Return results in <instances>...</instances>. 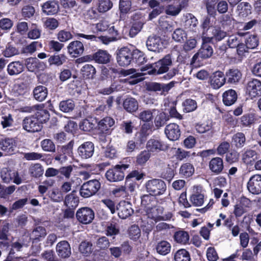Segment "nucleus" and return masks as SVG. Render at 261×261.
Here are the masks:
<instances>
[{
	"instance_id": "4",
	"label": "nucleus",
	"mask_w": 261,
	"mask_h": 261,
	"mask_svg": "<svg viewBox=\"0 0 261 261\" xmlns=\"http://www.w3.org/2000/svg\"><path fill=\"white\" fill-rule=\"evenodd\" d=\"M128 164H117L109 169L106 173L107 179L110 182H118L122 180L125 176L124 171L128 168Z\"/></svg>"
},
{
	"instance_id": "18",
	"label": "nucleus",
	"mask_w": 261,
	"mask_h": 261,
	"mask_svg": "<svg viewBox=\"0 0 261 261\" xmlns=\"http://www.w3.org/2000/svg\"><path fill=\"white\" fill-rule=\"evenodd\" d=\"M116 210L119 217L125 219L129 217L134 212L130 202L125 200L120 201L116 205Z\"/></svg>"
},
{
	"instance_id": "13",
	"label": "nucleus",
	"mask_w": 261,
	"mask_h": 261,
	"mask_svg": "<svg viewBox=\"0 0 261 261\" xmlns=\"http://www.w3.org/2000/svg\"><path fill=\"white\" fill-rule=\"evenodd\" d=\"M115 124V120L111 117L107 116L100 120L97 124V130L99 134L109 135Z\"/></svg>"
},
{
	"instance_id": "48",
	"label": "nucleus",
	"mask_w": 261,
	"mask_h": 261,
	"mask_svg": "<svg viewBox=\"0 0 261 261\" xmlns=\"http://www.w3.org/2000/svg\"><path fill=\"white\" fill-rule=\"evenodd\" d=\"M55 75L53 73H44L40 75L38 81L39 83L46 86L51 87L55 83Z\"/></svg>"
},
{
	"instance_id": "54",
	"label": "nucleus",
	"mask_w": 261,
	"mask_h": 261,
	"mask_svg": "<svg viewBox=\"0 0 261 261\" xmlns=\"http://www.w3.org/2000/svg\"><path fill=\"white\" fill-rule=\"evenodd\" d=\"M183 111L185 113H190L194 111L197 108V102L191 98H187L182 102Z\"/></svg>"
},
{
	"instance_id": "33",
	"label": "nucleus",
	"mask_w": 261,
	"mask_h": 261,
	"mask_svg": "<svg viewBox=\"0 0 261 261\" xmlns=\"http://www.w3.org/2000/svg\"><path fill=\"white\" fill-rule=\"evenodd\" d=\"M25 65L30 71L35 72L42 69L44 64L36 58H30L27 59Z\"/></svg>"
},
{
	"instance_id": "43",
	"label": "nucleus",
	"mask_w": 261,
	"mask_h": 261,
	"mask_svg": "<svg viewBox=\"0 0 261 261\" xmlns=\"http://www.w3.org/2000/svg\"><path fill=\"white\" fill-rule=\"evenodd\" d=\"M146 148L149 152H158L164 150L162 143L154 139H150L147 141Z\"/></svg>"
},
{
	"instance_id": "8",
	"label": "nucleus",
	"mask_w": 261,
	"mask_h": 261,
	"mask_svg": "<svg viewBox=\"0 0 261 261\" xmlns=\"http://www.w3.org/2000/svg\"><path fill=\"white\" fill-rule=\"evenodd\" d=\"M132 54V49L127 47H123L119 49L116 57L118 65L122 67H127L129 65L133 60Z\"/></svg>"
},
{
	"instance_id": "56",
	"label": "nucleus",
	"mask_w": 261,
	"mask_h": 261,
	"mask_svg": "<svg viewBox=\"0 0 261 261\" xmlns=\"http://www.w3.org/2000/svg\"><path fill=\"white\" fill-rule=\"evenodd\" d=\"M113 3L110 0H98L97 10L103 13L110 10L113 7Z\"/></svg>"
},
{
	"instance_id": "29",
	"label": "nucleus",
	"mask_w": 261,
	"mask_h": 261,
	"mask_svg": "<svg viewBox=\"0 0 261 261\" xmlns=\"http://www.w3.org/2000/svg\"><path fill=\"white\" fill-rule=\"evenodd\" d=\"M210 170L215 174L218 175L222 173L224 169V163L223 159L220 157L212 158L208 164Z\"/></svg>"
},
{
	"instance_id": "58",
	"label": "nucleus",
	"mask_w": 261,
	"mask_h": 261,
	"mask_svg": "<svg viewBox=\"0 0 261 261\" xmlns=\"http://www.w3.org/2000/svg\"><path fill=\"white\" fill-rule=\"evenodd\" d=\"M15 172L8 168H3L1 172V177L4 182L9 183L15 176Z\"/></svg>"
},
{
	"instance_id": "45",
	"label": "nucleus",
	"mask_w": 261,
	"mask_h": 261,
	"mask_svg": "<svg viewBox=\"0 0 261 261\" xmlns=\"http://www.w3.org/2000/svg\"><path fill=\"white\" fill-rule=\"evenodd\" d=\"M255 121V114L253 113H247L243 115L240 118V126L242 127H250L254 123Z\"/></svg>"
},
{
	"instance_id": "24",
	"label": "nucleus",
	"mask_w": 261,
	"mask_h": 261,
	"mask_svg": "<svg viewBox=\"0 0 261 261\" xmlns=\"http://www.w3.org/2000/svg\"><path fill=\"white\" fill-rule=\"evenodd\" d=\"M42 12L47 15L57 14L59 11V4L57 1L49 0L41 6Z\"/></svg>"
},
{
	"instance_id": "6",
	"label": "nucleus",
	"mask_w": 261,
	"mask_h": 261,
	"mask_svg": "<svg viewBox=\"0 0 261 261\" xmlns=\"http://www.w3.org/2000/svg\"><path fill=\"white\" fill-rule=\"evenodd\" d=\"M74 141L71 140L67 144L63 146H58L57 153L54 155V159L60 163L67 160L68 157L72 156Z\"/></svg>"
},
{
	"instance_id": "34",
	"label": "nucleus",
	"mask_w": 261,
	"mask_h": 261,
	"mask_svg": "<svg viewBox=\"0 0 261 261\" xmlns=\"http://www.w3.org/2000/svg\"><path fill=\"white\" fill-rule=\"evenodd\" d=\"M246 138L243 132H237L231 138V144L236 148H242L246 144Z\"/></svg>"
},
{
	"instance_id": "19",
	"label": "nucleus",
	"mask_w": 261,
	"mask_h": 261,
	"mask_svg": "<svg viewBox=\"0 0 261 261\" xmlns=\"http://www.w3.org/2000/svg\"><path fill=\"white\" fill-rule=\"evenodd\" d=\"M226 83L229 85H237L242 77L241 71L238 68H230L224 74Z\"/></svg>"
},
{
	"instance_id": "49",
	"label": "nucleus",
	"mask_w": 261,
	"mask_h": 261,
	"mask_svg": "<svg viewBox=\"0 0 261 261\" xmlns=\"http://www.w3.org/2000/svg\"><path fill=\"white\" fill-rule=\"evenodd\" d=\"M155 111V109L143 110L139 113L138 117L145 123H152L153 113Z\"/></svg>"
},
{
	"instance_id": "46",
	"label": "nucleus",
	"mask_w": 261,
	"mask_h": 261,
	"mask_svg": "<svg viewBox=\"0 0 261 261\" xmlns=\"http://www.w3.org/2000/svg\"><path fill=\"white\" fill-rule=\"evenodd\" d=\"M169 120V116L164 112H160L155 117L154 123L155 127L159 129L165 125Z\"/></svg>"
},
{
	"instance_id": "16",
	"label": "nucleus",
	"mask_w": 261,
	"mask_h": 261,
	"mask_svg": "<svg viewBox=\"0 0 261 261\" xmlns=\"http://www.w3.org/2000/svg\"><path fill=\"white\" fill-rule=\"evenodd\" d=\"M209 83L214 89L220 88L226 83L224 73L220 70L213 72L209 76Z\"/></svg>"
},
{
	"instance_id": "44",
	"label": "nucleus",
	"mask_w": 261,
	"mask_h": 261,
	"mask_svg": "<svg viewBox=\"0 0 261 261\" xmlns=\"http://www.w3.org/2000/svg\"><path fill=\"white\" fill-rule=\"evenodd\" d=\"M132 63H135L138 65H141L146 63L147 61L146 57L143 52L138 49H132Z\"/></svg>"
},
{
	"instance_id": "50",
	"label": "nucleus",
	"mask_w": 261,
	"mask_h": 261,
	"mask_svg": "<svg viewBox=\"0 0 261 261\" xmlns=\"http://www.w3.org/2000/svg\"><path fill=\"white\" fill-rule=\"evenodd\" d=\"M46 235V230L43 226H37L32 231L31 238L33 241H39L41 238H44Z\"/></svg>"
},
{
	"instance_id": "60",
	"label": "nucleus",
	"mask_w": 261,
	"mask_h": 261,
	"mask_svg": "<svg viewBox=\"0 0 261 261\" xmlns=\"http://www.w3.org/2000/svg\"><path fill=\"white\" fill-rule=\"evenodd\" d=\"M108 22L105 20H100L99 22L93 24L92 32L94 34L98 35L107 31L109 28Z\"/></svg>"
},
{
	"instance_id": "38",
	"label": "nucleus",
	"mask_w": 261,
	"mask_h": 261,
	"mask_svg": "<svg viewBox=\"0 0 261 261\" xmlns=\"http://www.w3.org/2000/svg\"><path fill=\"white\" fill-rule=\"evenodd\" d=\"M24 69L23 64L19 61L10 63L7 66V72L10 75H18Z\"/></svg>"
},
{
	"instance_id": "14",
	"label": "nucleus",
	"mask_w": 261,
	"mask_h": 261,
	"mask_svg": "<svg viewBox=\"0 0 261 261\" xmlns=\"http://www.w3.org/2000/svg\"><path fill=\"white\" fill-rule=\"evenodd\" d=\"M132 20V24L129 32V35L132 38L135 37L141 31L144 24V19L141 14H134Z\"/></svg>"
},
{
	"instance_id": "25",
	"label": "nucleus",
	"mask_w": 261,
	"mask_h": 261,
	"mask_svg": "<svg viewBox=\"0 0 261 261\" xmlns=\"http://www.w3.org/2000/svg\"><path fill=\"white\" fill-rule=\"evenodd\" d=\"M33 107L37 110L33 115L39 124L42 125L43 123L49 120L50 114L48 110L42 109V107L40 105H35Z\"/></svg>"
},
{
	"instance_id": "31",
	"label": "nucleus",
	"mask_w": 261,
	"mask_h": 261,
	"mask_svg": "<svg viewBox=\"0 0 261 261\" xmlns=\"http://www.w3.org/2000/svg\"><path fill=\"white\" fill-rule=\"evenodd\" d=\"M132 5L131 0H119V11L121 20H124L126 15L131 12Z\"/></svg>"
},
{
	"instance_id": "1",
	"label": "nucleus",
	"mask_w": 261,
	"mask_h": 261,
	"mask_svg": "<svg viewBox=\"0 0 261 261\" xmlns=\"http://www.w3.org/2000/svg\"><path fill=\"white\" fill-rule=\"evenodd\" d=\"M172 64L171 55L167 54L164 58L158 61L151 64L142 66L140 70L142 72H146L144 74L157 75L167 72L164 75L165 80H170L174 77L178 72L177 67H174L169 70V66Z\"/></svg>"
},
{
	"instance_id": "9",
	"label": "nucleus",
	"mask_w": 261,
	"mask_h": 261,
	"mask_svg": "<svg viewBox=\"0 0 261 261\" xmlns=\"http://www.w3.org/2000/svg\"><path fill=\"white\" fill-rule=\"evenodd\" d=\"M75 216L80 223L88 224L92 222L95 214L92 208L89 207H83L77 210Z\"/></svg>"
},
{
	"instance_id": "3",
	"label": "nucleus",
	"mask_w": 261,
	"mask_h": 261,
	"mask_svg": "<svg viewBox=\"0 0 261 261\" xmlns=\"http://www.w3.org/2000/svg\"><path fill=\"white\" fill-rule=\"evenodd\" d=\"M144 187L147 193L155 196L163 195L166 191L165 182L161 179L152 178L146 181Z\"/></svg>"
},
{
	"instance_id": "37",
	"label": "nucleus",
	"mask_w": 261,
	"mask_h": 261,
	"mask_svg": "<svg viewBox=\"0 0 261 261\" xmlns=\"http://www.w3.org/2000/svg\"><path fill=\"white\" fill-rule=\"evenodd\" d=\"M155 249L158 254L165 256L170 252L171 245L168 241L162 240L157 242Z\"/></svg>"
},
{
	"instance_id": "53",
	"label": "nucleus",
	"mask_w": 261,
	"mask_h": 261,
	"mask_svg": "<svg viewBox=\"0 0 261 261\" xmlns=\"http://www.w3.org/2000/svg\"><path fill=\"white\" fill-rule=\"evenodd\" d=\"M75 107V103L72 99H68L60 101L59 109L64 113H70L72 112Z\"/></svg>"
},
{
	"instance_id": "5",
	"label": "nucleus",
	"mask_w": 261,
	"mask_h": 261,
	"mask_svg": "<svg viewBox=\"0 0 261 261\" xmlns=\"http://www.w3.org/2000/svg\"><path fill=\"white\" fill-rule=\"evenodd\" d=\"M101 184L97 179H92L84 182L80 189V195L85 198L90 197L98 192Z\"/></svg>"
},
{
	"instance_id": "35",
	"label": "nucleus",
	"mask_w": 261,
	"mask_h": 261,
	"mask_svg": "<svg viewBox=\"0 0 261 261\" xmlns=\"http://www.w3.org/2000/svg\"><path fill=\"white\" fill-rule=\"evenodd\" d=\"M64 205L67 207L75 208L79 203V198L76 194V191H72L70 194L65 197Z\"/></svg>"
},
{
	"instance_id": "20",
	"label": "nucleus",
	"mask_w": 261,
	"mask_h": 261,
	"mask_svg": "<svg viewBox=\"0 0 261 261\" xmlns=\"http://www.w3.org/2000/svg\"><path fill=\"white\" fill-rule=\"evenodd\" d=\"M165 134L167 138L171 141H176L179 139L181 131L179 125L175 123H170L167 125L165 128Z\"/></svg>"
},
{
	"instance_id": "62",
	"label": "nucleus",
	"mask_w": 261,
	"mask_h": 261,
	"mask_svg": "<svg viewBox=\"0 0 261 261\" xmlns=\"http://www.w3.org/2000/svg\"><path fill=\"white\" fill-rule=\"evenodd\" d=\"M240 153L236 150L228 151L225 155V161L229 164H233L239 161Z\"/></svg>"
},
{
	"instance_id": "23",
	"label": "nucleus",
	"mask_w": 261,
	"mask_h": 261,
	"mask_svg": "<svg viewBox=\"0 0 261 261\" xmlns=\"http://www.w3.org/2000/svg\"><path fill=\"white\" fill-rule=\"evenodd\" d=\"M193 193L190 196V201L196 206H201L204 203V195L201 186H194Z\"/></svg>"
},
{
	"instance_id": "22",
	"label": "nucleus",
	"mask_w": 261,
	"mask_h": 261,
	"mask_svg": "<svg viewBox=\"0 0 261 261\" xmlns=\"http://www.w3.org/2000/svg\"><path fill=\"white\" fill-rule=\"evenodd\" d=\"M94 151V144L90 141H87L81 144L77 149L79 155L82 159H88L91 158Z\"/></svg>"
},
{
	"instance_id": "63",
	"label": "nucleus",
	"mask_w": 261,
	"mask_h": 261,
	"mask_svg": "<svg viewBox=\"0 0 261 261\" xmlns=\"http://www.w3.org/2000/svg\"><path fill=\"white\" fill-rule=\"evenodd\" d=\"M64 46V44L55 40L48 42L46 48L50 52H59Z\"/></svg>"
},
{
	"instance_id": "55",
	"label": "nucleus",
	"mask_w": 261,
	"mask_h": 261,
	"mask_svg": "<svg viewBox=\"0 0 261 261\" xmlns=\"http://www.w3.org/2000/svg\"><path fill=\"white\" fill-rule=\"evenodd\" d=\"M216 19H213L210 16H205L201 22L200 27L202 30L203 35H206L208 30L213 26Z\"/></svg>"
},
{
	"instance_id": "59",
	"label": "nucleus",
	"mask_w": 261,
	"mask_h": 261,
	"mask_svg": "<svg viewBox=\"0 0 261 261\" xmlns=\"http://www.w3.org/2000/svg\"><path fill=\"white\" fill-rule=\"evenodd\" d=\"M92 244L90 242L83 241L80 244L79 247V251L84 256H88L92 252Z\"/></svg>"
},
{
	"instance_id": "11",
	"label": "nucleus",
	"mask_w": 261,
	"mask_h": 261,
	"mask_svg": "<svg viewBox=\"0 0 261 261\" xmlns=\"http://www.w3.org/2000/svg\"><path fill=\"white\" fill-rule=\"evenodd\" d=\"M214 50L212 45H201L198 51L192 57L191 64L200 63L203 60L211 58L213 55Z\"/></svg>"
},
{
	"instance_id": "39",
	"label": "nucleus",
	"mask_w": 261,
	"mask_h": 261,
	"mask_svg": "<svg viewBox=\"0 0 261 261\" xmlns=\"http://www.w3.org/2000/svg\"><path fill=\"white\" fill-rule=\"evenodd\" d=\"M67 59V58L64 54H60L50 56L47 61L50 66L59 67L65 63Z\"/></svg>"
},
{
	"instance_id": "40",
	"label": "nucleus",
	"mask_w": 261,
	"mask_h": 261,
	"mask_svg": "<svg viewBox=\"0 0 261 261\" xmlns=\"http://www.w3.org/2000/svg\"><path fill=\"white\" fill-rule=\"evenodd\" d=\"M195 172V168L193 165L190 163L187 162L183 163L179 170L180 175L184 178H188L192 176Z\"/></svg>"
},
{
	"instance_id": "21",
	"label": "nucleus",
	"mask_w": 261,
	"mask_h": 261,
	"mask_svg": "<svg viewBox=\"0 0 261 261\" xmlns=\"http://www.w3.org/2000/svg\"><path fill=\"white\" fill-rule=\"evenodd\" d=\"M67 48L68 54L74 58L81 56L85 50L83 43L79 40H75L70 42Z\"/></svg>"
},
{
	"instance_id": "52",
	"label": "nucleus",
	"mask_w": 261,
	"mask_h": 261,
	"mask_svg": "<svg viewBox=\"0 0 261 261\" xmlns=\"http://www.w3.org/2000/svg\"><path fill=\"white\" fill-rule=\"evenodd\" d=\"M174 241L179 244H186L189 241V233L184 230L176 231L173 236Z\"/></svg>"
},
{
	"instance_id": "61",
	"label": "nucleus",
	"mask_w": 261,
	"mask_h": 261,
	"mask_svg": "<svg viewBox=\"0 0 261 261\" xmlns=\"http://www.w3.org/2000/svg\"><path fill=\"white\" fill-rule=\"evenodd\" d=\"M245 43L249 49L256 48L259 43V37L257 35H250L247 38Z\"/></svg>"
},
{
	"instance_id": "17",
	"label": "nucleus",
	"mask_w": 261,
	"mask_h": 261,
	"mask_svg": "<svg viewBox=\"0 0 261 261\" xmlns=\"http://www.w3.org/2000/svg\"><path fill=\"white\" fill-rule=\"evenodd\" d=\"M146 44L149 50L157 53H160L165 47L161 38L156 35L149 36Z\"/></svg>"
},
{
	"instance_id": "36",
	"label": "nucleus",
	"mask_w": 261,
	"mask_h": 261,
	"mask_svg": "<svg viewBox=\"0 0 261 261\" xmlns=\"http://www.w3.org/2000/svg\"><path fill=\"white\" fill-rule=\"evenodd\" d=\"M34 98L38 101H42L44 100L47 95V88L42 85L36 86L33 91Z\"/></svg>"
},
{
	"instance_id": "27",
	"label": "nucleus",
	"mask_w": 261,
	"mask_h": 261,
	"mask_svg": "<svg viewBox=\"0 0 261 261\" xmlns=\"http://www.w3.org/2000/svg\"><path fill=\"white\" fill-rule=\"evenodd\" d=\"M222 97L223 104L225 106H231L237 101L238 95L235 90L230 89L224 91Z\"/></svg>"
},
{
	"instance_id": "10",
	"label": "nucleus",
	"mask_w": 261,
	"mask_h": 261,
	"mask_svg": "<svg viewBox=\"0 0 261 261\" xmlns=\"http://www.w3.org/2000/svg\"><path fill=\"white\" fill-rule=\"evenodd\" d=\"M246 93L253 99L261 95V81L257 79L251 78L246 85Z\"/></svg>"
},
{
	"instance_id": "64",
	"label": "nucleus",
	"mask_w": 261,
	"mask_h": 261,
	"mask_svg": "<svg viewBox=\"0 0 261 261\" xmlns=\"http://www.w3.org/2000/svg\"><path fill=\"white\" fill-rule=\"evenodd\" d=\"M128 235L131 240H138L141 236V230L137 225H133L128 229Z\"/></svg>"
},
{
	"instance_id": "28",
	"label": "nucleus",
	"mask_w": 261,
	"mask_h": 261,
	"mask_svg": "<svg viewBox=\"0 0 261 261\" xmlns=\"http://www.w3.org/2000/svg\"><path fill=\"white\" fill-rule=\"evenodd\" d=\"M56 250L59 256L66 258L71 255V248L69 243L66 241L59 242L56 246Z\"/></svg>"
},
{
	"instance_id": "26",
	"label": "nucleus",
	"mask_w": 261,
	"mask_h": 261,
	"mask_svg": "<svg viewBox=\"0 0 261 261\" xmlns=\"http://www.w3.org/2000/svg\"><path fill=\"white\" fill-rule=\"evenodd\" d=\"M75 36L78 38H83L90 41H100L105 44H108L110 42L115 41V38H111L109 36H100L97 37L95 35H86L83 33H76Z\"/></svg>"
},
{
	"instance_id": "15",
	"label": "nucleus",
	"mask_w": 261,
	"mask_h": 261,
	"mask_svg": "<svg viewBox=\"0 0 261 261\" xmlns=\"http://www.w3.org/2000/svg\"><path fill=\"white\" fill-rule=\"evenodd\" d=\"M247 189L254 195L261 193V174H254L251 176L247 182Z\"/></svg>"
},
{
	"instance_id": "57",
	"label": "nucleus",
	"mask_w": 261,
	"mask_h": 261,
	"mask_svg": "<svg viewBox=\"0 0 261 261\" xmlns=\"http://www.w3.org/2000/svg\"><path fill=\"white\" fill-rule=\"evenodd\" d=\"M237 11L239 16L244 17L251 14V6L246 2H242L237 6Z\"/></svg>"
},
{
	"instance_id": "32",
	"label": "nucleus",
	"mask_w": 261,
	"mask_h": 261,
	"mask_svg": "<svg viewBox=\"0 0 261 261\" xmlns=\"http://www.w3.org/2000/svg\"><path fill=\"white\" fill-rule=\"evenodd\" d=\"M123 107L127 112L132 114L138 110L139 103L136 98L128 97L123 100Z\"/></svg>"
},
{
	"instance_id": "30",
	"label": "nucleus",
	"mask_w": 261,
	"mask_h": 261,
	"mask_svg": "<svg viewBox=\"0 0 261 261\" xmlns=\"http://www.w3.org/2000/svg\"><path fill=\"white\" fill-rule=\"evenodd\" d=\"M1 149L7 155L15 153L16 143L12 138H6L0 141Z\"/></svg>"
},
{
	"instance_id": "2",
	"label": "nucleus",
	"mask_w": 261,
	"mask_h": 261,
	"mask_svg": "<svg viewBox=\"0 0 261 261\" xmlns=\"http://www.w3.org/2000/svg\"><path fill=\"white\" fill-rule=\"evenodd\" d=\"M157 204L158 200L155 196L148 193L141 196V206L148 218L154 220H160L163 217L159 215Z\"/></svg>"
},
{
	"instance_id": "47",
	"label": "nucleus",
	"mask_w": 261,
	"mask_h": 261,
	"mask_svg": "<svg viewBox=\"0 0 261 261\" xmlns=\"http://www.w3.org/2000/svg\"><path fill=\"white\" fill-rule=\"evenodd\" d=\"M174 261H191L190 252L186 249H179L174 254Z\"/></svg>"
},
{
	"instance_id": "7",
	"label": "nucleus",
	"mask_w": 261,
	"mask_h": 261,
	"mask_svg": "<svg viewBox=\"0 0 261 261\" xmlns=\"http://www.w3.org/2000/svg\"><path fill=\"white\" fill-rule=\"evenodd\" d=\"M112 56L106 50L99 49L92 55L83 57L85 61H94L95 63L101 64H107L110 62Z\"/></svg>"
},
{
	"instance_id": "12",
	"label": "nucleus",
	"mask_w": 261,
	"mask_h": 261,
	"mask_svg": "<svg viewBox=\"0 0 261 261\" xmlns=\"http://www.w3.org/2000/svg\"><path fill=\"white\" fill-rule=\"evenodd\" d=\"M22 128L28 132L35 133L41 130L43 125L36 119L33 115L25 117L22 121Z\"/></svg>"
},
{
	"instance_id": "42",
	"label": "nucleus",
	"mask_w": 261,
	"mask_h": 261,
	"mask_svg": "<svg viewBox=\"0 0 261 261\" xmlns=\"http://www.w3.org/2000/svg\"><path fill=\"white\" fill-rule=\"evenodd\" d=\"M43 173V167L40 163L32 164L29 168V174L33 178H39L42 176Z\"/></svg>"
},
{
	"instance_id": "41",
	"label": "nucleus",
	"mask_w": 261,
	"mask_h": 261,
	"mask_svg": "<svg viewBox=\"0 0 261 261\" xmlns=\"http://www.w3.org/2000/svg\"><path fill=\"white\" fill-rule=\"evenodd\" d=\"M95 68L91 64H86L81 69V73L85 80L93 79L95 77Z\"/></svg>"
},
{
	"instance_id": "51",
	"label": "nucleus",
	"mask_w": 261,
	"mask_h": 261,
	"mask_svg": "<svg viewBox=\"0 0 261 261\" xmlns=\"http://www.w3.org/2000/svg\"><path fill=\"white\" fill-rule=\"evenodd\" d=\"M196 131L200 134L208 133L212 136L213 134V124L212 122L206 121L202 123H198L195 125Z\"/></svg>"
}]
</instances>
